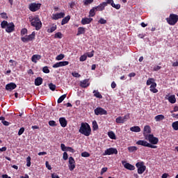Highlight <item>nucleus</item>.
<instances>
[{"label": "nucleus", "mask_w": 178, "mask_h": 178, "mask_svg": "<svg viewBox=\"0 0 178 178\" xmlns=\"http://www.w3.org/2000/svg\"><path fill=\"white\" fill-rule=\"evenodd\" d=\"M79 131L81 134L86 136V137H89V136H91V127L87 122H82Z\"/></svg>", "instance_id": "obj_1"}, {"label": "nucleus", "mask_w": 178, "mask_h": 178, "mask_svg": "<svg viewBox=\"0 0 178 178\" xmlns=\"http://www.w3.org/2000/svg\"><path fill=\"white\" fill-rule=\"evenodd\" d=\"M1 29H6V33H10L15 31V24L13 22L8 23V21L3 20L1 23Z\"/></svg>", "instance_id": "obj_2"}, {"label": "nucleus", "mask_w": 178, "mask_h": 178, "mask_svg": "<svg viewBox=\"0 0 178 178\" xmlns=\"http://www.w3.org/2000/svg\"><path fill=\"white\" fill-rule=\"evenodd\" d=\"M31 26H32V27H35V29L37 31L41 30L42 27V22H41V19H40V17L38 15L35 16V20L31 23Z\"/></svg>", "instance_id": "obj_3"}, {"label": "nucleus", "mask_w": 178, "mask_h": 178, "mask_svg": "<svg viewBox=\"0 0 178 178\" xmlns=\"http://www.w3.org/2000/svg\"><path fill=\"white\" fill-rule=\"evenodd\" d=\"M165 20L170 26H175L178 22V15L176 14H170L169 17L166 18Z\"/></svg>", "instance_id": "obj_4"}, {"label": "nucleus", "mask_w": 178, "mask_h": 178, "mask_svg": "<svg viewBox=\"0 0 178 178\" xmlns=\"http://www.w3.org/2000/svg\"><path fill=\"white\" fill-rule=\"evenodd\" d=\"M136 167L138 169V175H143V173H144L147 169V166H145V163H144V161L136 163Z\"/></svg>", "instance_id": "obj_5"}, {"label": "nucleus", "mask_w": 178, "mask_h": 178, "mask_svg": "<svg viewBox=\"0 0 178 178\" xmlns=\"http://www.w3.org/2000/svg\"><path fill=\"white\" fill-rule=\"evenodd\" d=\"M129 119H130V113H127L123 117L119 116L115 119V122L116 123L120 124L124 123L125 122H127Z\"/></svg>", "instance_id": "obj_6"}, {"label": "nucleus", "mask_w": 178, "mask_h": 178, "mask_svg": "<svg viewBox=\"0 0 178 178\" xmlns=\"http://www.w3.org/2000/svg\"><path fill=\"white\" fill-rule=\"evenodd\" d=\"M35 40V32L33 31L31 35H25L24 37L21 38L22 42H29V41H33Z\"/></svg>", "instance_id": "obj_7"}, {"label": "nucleus", "mask_w": 178, "mask_h": 178, "mask_svg": "<svg viewBox=\"0 0 178 178\" xmlns=\"http://www.w3.org/2000/svg\"><path fill=\"white\" fill-rule=\"evenodd\" d=\"M41 8V3H32L29 5V9L31 12H37L40 10Z\"/></svg>", "instance_id": "obj_8"}, {"label": "nucleus", "mask_w": 178, "mask_h": 178, "mask_svg": "<svg viewBox=\"0 0 178 178\" xmlns=\"http://www.w3.org/2000/svg\"><path fill=\"white\" fill-rule=\"evenodd\" d=\"M95 115H96V116H99V115H108V111H106V110L104 109L102 107H97L95 110Z\"/></svg>", "instance_id": "obj_9"}, {"label": "nucleus", "mask_w": 178, "mask_h": 178, "mask_svg": "<svg viewBox=\"0 0 178 178\" xmlns=\"http://www.w3.org/2000/svg\"><path fill=\"white\" fill-rule=\"evenodd\" d=\"M69 164L68 168L70 172H73L74 169H76V161H74V159L72 156L69 157Z\"/></svg>", "instance_id": "obj_10"}, {"label": "nucleus", "mask_w": 178, "mask_h": 178, "mask_svg": "<svg viewBox=\"0 0 178 178\" xmlns=\"http://www.w3.org/2000/svg\"><path fill=\"white\" fill-rule=\"evenodd\" d=\"M148 141L150 143V144H152L153 145H155L159 143V139L155 136H154L153 134H149L148 135Z\"/></svg>", "instance_id": "obj_11"}, {"label": "nucleus", "mask_w": 178, "mask_h": 178, "mask_svg": "<svg viewBox=\"0 0 178 178\" xmlns=\"http://www.w3.org/2000/svg\"><path fill=\"white\" fill-rule=\"evenodd\" d=\"M104 155H118V149L116 148L110 147L105 150Z\"/></svg>", "instance_id": "obj_12"}, {"label": "nucleus", "mask_w": 178, "mask_h": 178, "mask_svg": "<svg viewBox=\"0 0 178 178\" xmlns=\"http://www.w3.org/2000/svg\"><path fill=\"white\" fill-rule=\"evenodd\" d=\"M165 99H167L170 104H176V96L175 95H166L165 97Z\"/></svg>", "instance_id": "obj_13"}, {"label": "nucleus", "mask_w": 178, "mask_h": 178, "mask_svg": "<svg viewBox=\"0 0 178 178\" xmlns=\"http://www.w3.org/2000/svg\"><path fill=\"white\" fill-rule=\"evenodd\" d=\"M80 87H81V88H87V87H90V79H86L83 81H81Z\"/></svg>", "instance_id": "obj_14"}, {"label": "nucleus", "mask_w": 178, "mask_h": 178, "mask_svg": "<svg viewBox=\"0 0 178 178\" xmlns=\"http://www.w3.org/2000/svg\"><path fill=\"white\" fill-rule=\"evenodd\" d=\"M124 168H125V169H127V170H134L136 169V167L131 164H130V163H127L126 161H122V162Z\"/></svg>", "instance_id": "obj_15"}, {"label": "nucleus", "mask_w": 178, "mask_h": 178, "mask_svg": "<svg viewBox=\"0 0 178 178\" xmlns=\"http://www.w3.org/2000/svg\"><path fill=\"white\" fill-rule=\"evenodd\" d=\"M63 17H65V13H59L56 14H53L51 19L52 20H58L59 19H63Z\"/></svg>", "instance_id": "obj_16"}, {"label": "nucleus", "mask_w": 178, "mask_h": 178, "mask_svg": "<svg viewBox=\"0 0 178 178\" xmlns=\"http://www.w3.org/2000/svg\"><path fill=\"white\" fill-rule=\"evenodd\" d=\"M16 87H17L16 83L11 82L6 86V90L7 91H13Z\"/></svg>", "instance_id": "obj_17"}, {"label": "nucleus", "mask_w": 178, "mask_h": 178, "mask_svg": "<svg viewBox=\"0 0 178 178\" xmlns=\"http://www.w3.org/2000/svg\"><path fill=\"white\" fill-rule=\"evenodd\" d=\"M106 6V3L103 2L100 3L99 6L95 7L97 12H102V10H105V7Z\"/></svg>", "instance_id": "obj_18"}, {"label": "nucleus", "mask_w": 178, "mask_h": 178, "mask_svg": "<svg viewBox=\"0 0 178 178\" xmlns=\"http://www.w3.org/2000/svg\"><path fill=\"white\" fill-rule=\"evenodd\" d=\"M59 123L61 127H66V126H67V120L64 117L59 118Z\"/></svg>", "instance_id": "obj_19"}, {"label": "nucleus", "mask_w": 178, "mask_h": 178, "mask_svg": "<svg viewBox=\"0 0 178 178\" xmlns=\"http://www.w3.org/2000/svg\"><path fill=\"white\" fill-rule=\"evenodd\" d=\"M91 22H92V18L85 17V18H82L81 23L83 25H86V24H90Z\"/></svg>", "instance_id": "obj_20"}, {"label": "nucleus", "mask_w": 178, "mask_h": 178, "mask_svg": "<svg viewBox=\"0 0 178 178\" xmlns=\"http://www.w3.org/2000/svg\"><path fill=\"white\" fill-rule=\"evenodd\" d=\"M137 145H142L143 147H148L149 143L147 140H139L136 142Z\"/></svg>", "instance_id": "obj_21"}, {"label": "nucleus", "mask_w": 178, "mask_h": 178, "mask_svg": "<svg viewBox=\"0 0 178 178\" xmlns=\"http://www.w3.org/2000/svg\"><path fill=\"white\" fill-rule=\"evenodd\" d=\"M40 59H41V55L39 54H34L31 57V60L33 63H37V60H40Z\"/></svg>", "instance_id": "obj_22"}, {"label": "nucleus", "mask_w": 178, "mask_h": 178, "mask_svg": "<svg viewBox=\"0 0 178 178\" xmlns=\"http://www.w3.org/2000/svg\"><path fill=\"white\" fill-rule=\"evenodd\" d=\"M150 91L154 94H156V92H158V89H156V83H154L150 86Z\"/></svg>", "instance_id": "obj_23"}, {"label": "nucleus", "mask_w": 178, "mask_h": 178, "mask_svg": "<svg viewBox=\"0 0 178 178\" xmlns=\"http://www.w3.org/2000/svg\"><path fill=\"white\" fill-rule=\"evenodd\" d=\"M143 134L144 136H145V134H151V127H149V125H145L144 127Z\"/></svg>", "instance_id": "obj_24"}, {"label": "nucleus", "mask_w": 178, "mask_h": 178, "mask_svg": "<svg viewBox=\"0 0 178 178\" xmlns=\"http://www.w3.org/2000/svg\"><path fill=\"white\" fill-rule=\"evenodd\" d=\"M81 34H86V28L80 26L78 28L76 35H81Z\"/></svg>", "instance_id": "obj_25"}, {"label": "nucleus", "mask_w": 178, "mask_h": 178, "mask_svg": "<svg viewBox=\"0 0 178 178\" xmlns=\"http://www.w3.org/2000/svg\"><path fill=\"white\" fill-rule=\"evenodd\" d=\"M130 131H133L134 133H140V131H141V128H140L138 126H134L130 128Z\"/></svg>", "instance_id": "obj_26"}, {"label": "nucleus", "mask_w": 178, "mask_h": 178, "mask_svg": "<svg viewBox=\"0 0 178 178\" xmlns=\"http://www.w3.org/2000/svg\"><path fill=\"white\" fill-rule=\"evenodd\" d=\"M69 20H70V15H67V17H64L61 21V26H65V24L69 23Z\"/></svg>", "instance_id": "obj_27"}, {"label": "nucleus", "mask_w": 178, "mask_h": 178, "mask_svg": "<svg viewBox=\"0 0 178 178\" xmlns=\"http://www.w3.org/2000/svg\"><path fill=\"white\" fill-rule=\"evenodd\" d=\"M42 78L41 77H37L35 79V86H41V84H42Z\"/></svg>", "instance_id": "obj_28"}, {"label": "nucleus", "mask_w": 178, "mask_h": 178, "mask_svg": "<svg viewBox=\"0 0 178 178\" xmlns=\"http://www.w3.org/2000/svg\"><path fill=\"white\" fill-rule=\"evenodd\" d=\"M165 119V115L160 114L154 117V120L156 122H161V120H163Z\"/></svg>", "instance_id": "obj_29"}, {"label": "nucleus", "mask_w": 178, "mask_h": 178, "mask_svg": "<svg viewBox=\"0 0 178 178\" xmlns=\"http://www.w3.org/2000/svg\"><path fill=\"white\" fill-rule=\"evenodd\" d=\"M94 97L96 98H99V99H102V95L98 90L93 91Z\"/></svg>", "instance_id": "obj_30"}, {"label": "nucleus", "mask_w": 178, "mask_h": 178, "mask_svg": "<svg viewBox=\"0 0 178 178\" xmlns=\"http://www.w3.org/2000/svg\"><path fill=\"white\" fill-rule=\"evenodd\" d=\"M58 27L56 26V24H53L52 26L50 27V29H47V33H54L55 30H56Z\"/></svg>", "instance_id": "obj_31"}, {"label": "nucleus", "mask_w": 178, "mask_h": 178, "mask_svg": "<svg viewBox=\"0 0 178 178\" xmlns=\"http://www.w3.org/2000/svg\"><path fill=\"white\" fill-rule=\"evenodd\" d=\"M155 79L154 78H149L147 80L146 84L147 86H152L153 83H155Z\"/></svg>", "instance_id": "obj_32"}, {"label": "nucleus", "mask_w": 178, "mask_h": 178, "mask_svg": "<svg viewBox=\"0 0 178 178\" xmlns=\"http://www.w3.org/2000/svg\"><path fill=\"white\" fill-rule=\"evenodd\" d=\"M108 136L109 137V138H111V140H116V135L115 134V133L113 131H109L108 133Z\"/></svg>", "instance_id": "obj_33"}, {"label": "nucleus", "mask_w": 178, "mask_h": 178, "mask_svg": "<svg viewBox=\"0 0 178 178\" xmlns=\"http://www.w3.org/2000/svg\"><path fill=\"white\" fill-rule=\"evenodd\" d=\"M95 10H97L95 7H93L92 9H90L89 11L90 17H94V16H95Z\"/></svg>", "instance_id": "obj_34"}, {"label": "nucleus", "mask_w": 178, "mask_h": 178, "mask_svg": "<svg viewBox=\"0 0 178 178\" xmlns=\"http://www.w3.org/2000/svg\"><path fill=\"white\" fill-rule=\"evenodd\" d=\"M65 98H66V94L61 95L58 99L57 100L58 104H62L63 101L65 100Z\"/></svg>", "instance_id": "obj_35"}, {"label": "nucleus", "mask_w": 178, "mask_h": 178, "mask_svg": "<svg viewBox=\"0 0 178 178\" xmlns=\"http://www.w3.org/2000/svg\"><path fill=\"white\" fill-rule=\"evenodd\" d=\"M137 149H138V148H137L136 146H131L128 147L129 152H134L137 151Z\"/></svg>", "instance_id": "obj_36"}, {"label": "nucleus", "mask_w": 178, "mask_h": 178, "mask_svg": "<svg viewBox=\"0 0 178 178\" xmlns=\"http://www.w3.org/2000/svg\"><path fill=\"white\" fill-rule=\"evenodd\" d=\"M1 19H3L4 20H8V14L6 13H0Z\"/></svg>", "instance_id": "obj_37"}, {"label": "nucleus", "mask_w": 178, "mask_h": 178, "mask_svg": "<svg viewBox=\"0 0 178 178\" xmlns=\"http://www.w3.org/2000/svg\"><path fill=\"white\" fill-rule=\"evenodd\" d=\"M26 166H28V168L31 166V157H30V156L26 158Z\"/></svg>", "instance_id": "obj_38"}, {"label": "nucleus", "mask_w": 178, "mask_h": 178, "mask_svg": "<svg viewBox=\"0 0 178 178\" xmlns=\"http://www.w3.org/2000/svg\"><path fill=\"white\" fill-rule=\"evenodd\" d=\"M92 129L94 131L98 130V123H97L96 120L92 122Z\"/></svg>", "instance_id": "obj_39"}, {"label": "nucleus", "mask_w": 178, "mask_h": 178, "mask_svg": "<svg viewBox=\"0 0 178 178\" xmlns=\"http://www.w3.org/2000/svg\"><path fill=\"white\" fill-rule=\"evenodd\" d=\"M49 88H50L51 91H55V90H56V86L51 83L49 84Z\"/></svg>", "instance_id": "obj_40"}, {"label": "nucleus", "mask_w": 178, "mask_h": 178, "mask_svg": "<svg viewBox=\"0 0 178 178\" xmlns=\"http://www.w3.org/2000/svg\"><path fill=\"white\" fill-rule=\"evenodd\" d=\"M172 129L174 130L177 131L178 130V121L174 122L172 124Z\"/></svg>", "instance_id": "obj_41"}, {"label": "nucleus", "mask_w": 178, "mask_h": 178, "mask_svg": "<svg viewBox=\"0 0 178 178\" xmlns=\"http://www.w3.org/2000/svg\"><path fill=\"white\" fill-rule=\"evenodd\" d=\"M104 3H106V6H108V5H111V6H113V5L115 3L113 0H106V2H104Z\"/></svg>", "instance_id": "obj_42"}, {"label": "nucleus", "mask_w": 178, "mask_h": 178, "mask_svg": "<svg viewBox=\"0 0 178 178\" xmlns=\"http://www.w3.org/2000/svg\"><path fill=\"white\" fill-rule=\"evenodd\" d=\"M92 2H94V0H84L83 5L86 6L87 5H90V3H92Z\"/></svg>", "instance_id": "obj_43"}, {"label": "nucleus", "mask_w": 178, "mask_h": 178, "mask_svg": "<svg viewBox=\"0 0 178 178\" xmlns=\"http://www.w3.org/2000/svg\"><path fill=\"white\" fill-rule=\"evenodd\" d=\"M65 58V54H59L58 56H56V60H62Z\"/></svg>", "instance_id": "obj_44"}, {"label": "nucleus", "mask_w": 178, "mask_h": 178, "mask_svg": "<svg viewBox=\"0 0 178 178\" xmlns=\"http://www.w3.org/2000/svg\"><path fill=\"white\" fill-rule=\"evenodd\" d=\"M106 19L104 18H100L99 20L98 21V23H99L100 24H106Z\"/></svg>", "instance_id": "obj_45"}, {"label": "nucleus", "mask_w": 178, "mask_h": 178, "mask_svg": "<svg viewBox=\"0 0 178 178\" xmlns=\"http://www.w3.org/2000/svg\"><path fill=\"white\" fill-rule=\"evenodd\" d=\"M81 156H83V158H88V156H90V153H88V152H83L81 153Z\"/></svg>", "instance_id": "obj_46"}, {"label": "nucleus", "mask_w": 178, "mask_h": 178, "mask_svg": "<svg viewBox=\"0 0 178 178\" xmlns=\"http://www.w3.org/2000/svg\"><path fill=\"white\" fill-rule=\"evenodd\" d=\"M79 60L80 62H84L85 60H87V56L86 55L81 56V57L79 58Z\"/></svg>", "instance_id": "obj_47"}, {"label": "nucleus", "mask_w": 178, "mask_h": 178, "mask_svg": "<svg viewBox=\"0 0 178 178\" xmlns=\"http://www.w3.org/2000/svg\"><path fill=\"white\" fill-rule=\"evenodd\" d=\"M28 31L27 29L24 28L21 30V35H26V34H27Z\"/></svg>", "instance_id": "obj_48"}, {"label": "nucleus", "mask_w": 178, "mask_h": 178, "mask_svg": "<svg viewBox=\"0 0 178 178\" xmlns=\"http://www.w3.org/2000/svg\"><path fill=\"white\" fill-rule=\"evenodd\" d=\"M72 76H73V77H77V78L81 77V75L79 74V72H72Z\"/></svg>", "instance_id": "obj_49"}, {"label": "nucleus", "mask_w": 178, "mask_h": 178, "mask_svg": "<svg viewBox=\"0 0 178 178\" xmlns=\"http://www.w3.org/2000/svg\"><path fill=\"white\" fill-rule=\"evenodd\" d=\"M69 158V155L67 154V152H65L63 154V159H64V161H67Z\"/></svg>", "instance_id": "obj_50"}, {"label": "nucleus", "mask_w": 178, "mask_h": 178, "mask_svg": "<svg viewBox=\"0 0 178 178\" xmlns=\"http://www.w3.org/2000/svg\"><path fill=\"white\" fill-rule=\"evenodd\" d=\"M54 38H60V39L62 38V33L58 32L55 33Z\"/></svg>", "instance_id": "obj_51"}, {"label": "nucleus", "mask_w": 178, "mask_h": 178, "mask_svg": "<svg viewBox=\"0 0 178 178\" xmlns=\"http://www.w3.org/2000/svg\"><path fill=\"white\" fill-rule=\"evenodd\" d=\"M61 67L63 66H67L69 65V61H60Z\"/></svg>", "instance_id": "obj_52"}, {"label": "nucleus", "mask_w": 178, "mask_h": 178, "mask_svg": "<svg viewBox=\"0 0 178 178\" xmlns=\"http://www.w3.org/2000/svg\"><path fill=\"white\" fill-rule=\"evenodd\" d=\"M65 151H68L69 152H72V154H74V152H76L74 149H73V147H67V149Z\"/></svg>", "instance_id": "obj_53"}, {"label": "nucleus", "mask_w": 178, "mask_h": 178, "mask_svg": "<svg viewBox=\"0 0 178 178\" xmlns=\"http://www.w3.org/2000/svg\"><path fill=\"white\" fill-rule=\"evenodd\" d=\"M49 124L51 127H54L55 126H56V122L54 121V120H50L49 122Z\"/></svg>", "instance_id": "obj_54"}, {"label": "nucleus", "mask_w": 178, "mask_h": 178, "mask_svg": "<svg viewBox=\"0 0 178 178\" xmlns=\"http://www.w3.org/2000/svg\"><path fill=\"white\" fill-rule=\"evenodd\" d=\"M42 72H43V73L48 74V73H49V69L48 68L47 66H45L42 68Z\"/></svg>", "instance_id": "obj_55"}, {"label": "nucleus", "mask_w": 178, "mask_h": 178, "mask_svg": "<svg viewBox=\"0 0 178 178\" xmlns=\"http://www.w3.org/2000/svg\"><path fill=\"white\" fill-rule=\"evenodd\" d=\"M52 67H54V69H56L58 67H61L60 62H58V63H56L54 64Z\"/></svg>", "instance_id": "obj_56"}, {"label": "nucleus", "mask_w": 178, "mask_h": 178, "mask_svg": "<svg viewBox=\"0 0 178 178\" xmlns=\"http://www.w3.org/2000/svg\"><path fill=\"white\" fill-rule=\"evenodd\" d=\"M24 127H22L19 129V131H18V136H22V134H23V133H24Z\"/></svg>", "instance_id": "obj_57"}, {"label": "nucleus", "mask_w": 178, "mask_h": 178, "mask_svg": "<svg viewBox=\"0 0 178 178\" xmlns=\"http://www.w3.org/2000/svg\"><path fill=\"white\" fill-rule=\"evenodd\" d=\"M108 171V168L104 167L103 168H102L101 172H100V175H104V173H105V172Z\"/></svg>", "instance_id": "obj_58"}, {"label": "nucleus", "mask_w": 178, "mask_h": 178, "mask_svg": "<svg viewBox=\"0 0 178 178\" xmlns=\"http://www.w3.org/2000/svg\"><path fill=\"white\" fill-rule=\"evenodd\" d=\"M60 147H61L62 151L66 152V150L67 149V147H66V145H65V144L63 143L60 145Z\"/></svg>", "instance_id": "obj_59"}, {"label": "nucleus", "mask_w": 178, "mask_h": 178, "mask_svg": "<svg viewBox=\"0 0 178 178\" xmlns=\"http://www.w3.org/2000/svg\"><path fill=\"white\" fill-rule=\"evenodd\" d=\"M94 50H92L91 52H88V54H87V56L88 57V58H92V56H94Z\"/></svg>", "instance_id": "obj_60"}, {"label": "nucleus", "mask_w": 178, "mask_h": 178, "mask_svg": "<svg viewBox=\"0 0 178 178\" xmlns=\"http://www.w3.org/2000/svg\"><path fill=\"white\" fill-rule=\"evenodd\" d=\"M113 8H115V9H120V4H115V3L112 6Z\"/></svg>", "instance_id": "obj_61"}, {"label": "nucleus", "mask_w": 178, "mask_h": 178, "mask_svg": "<svg viewBox=\"0 0 178 178\" xmlns=\"http://www.w3.org/2000/svg\"><path fill=\"white\" fill-rule=\"evenodd\" d=\"M1 123L4 125V126H9V124H10V122L6 121L5 120L3 121H1Z\"/></svg>", "instance_id": "obj_62"}, {"label": "nucleus", "mask_w": 178, "mask_h": 178, "mask_svg": "<svg viewBox=\"0 0 178 178\" xmlns=\"http://www.w3.org/2000/svg\"><path fill=\"white\" fill-rule=\"evenodd\" d=\"M162 67L159 66V65H156L154 67V72H158V70H161Z\"/></svg>", "instance_id": "obj_63"}, {"label": "nucleus", "mask_w": 178, "mask_h": 178, "mask_svg": "<svg viewBox=\"0 0 178 178\" xmlns=\"http://www.w3.org/2000/svg\"><path fill=\"white\" fill-rule=\"evenodd\" d=\"M46 168H47L49 170H51L52 169V167H51V165H49V163L48 161H46Z\"/></svg>", "instance_id": "obj_64"}]
</instances>
